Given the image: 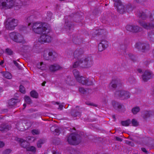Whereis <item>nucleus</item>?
Instances as JSON below:
<instances>
[{
    "label": "nucleus",
    "instance_id": "nucleus-1",
    "mask_svg": "<svg viewBox=\"0 0 154 154\" xmlns=\"http://www.w3.org/2000/svg\"><path fill=\"white\" fill-rule=\"evenodd\" d=\"M51 31L50 26L47 23H39V34H41L39 38V42H49L51 40V37L48 33Z\"/></svg>",
    "mask_w": 154,
    "mask_h": 154
},
{
    "label": "nucleus",
    "instance_id": "nucleus-2",
    "mask_svg": "<svg viewBox=\"0 0 154 154\" xmlns=\"http://www.w3.org/2000/svg\"><path fill=\"white\" fill-rule=\"evenodd\" d=\"M0 4L3 8H11L14 6L16 10L20 9L23 5V3L20 0H0Z\"/></svg>",
    "mask_w": 154,
    "mask_h": 154
},
{
    "label": "nucleus",
    "instance_id": "nucleus-3",
    "mask_svg": "<svg viewBox=\"0 0 154 154\" xmlns=\"http://www.w3.org/2000/svg\"><path fill=\"white\" fill-rule=\"evenodd\" d=\"M9 37L12 40L17 43H24L25 42L23 36L17 32H13L10 33Z\"/></svg>",
    "mask_w": 154,
    "mask_h": 154
},
{
    "label": "nucleus",
    "instance_id": "nucleus-4",
    "mask_svg": "<svg viewBox=\"0 0 154 154\" xmlns=\"http://www.w3.org/2000/svg\"><path fill=\"white\" fill-rule=\"evenodd\" d=\"M67 140L69 144L73 145L78 144L81 141L78 135L74 134H70L67 137Z\"/></svg>",
    "mask_w": 154,
    "mask_h": 154
},
{
    "label": "nucleus",
    "instance_id": "nucleus-5",
    "mask_svg": "<svg viewBox=\"0 0 154 154\" xmlns=\"http://www.w3.org/2000/svg\"><path fill=\"white\" fill-rule=\"evenodd\" d=\"M18 24V20L14 18H8L6 23L5 27L10 30L14 29L15 27L17 26Z\"/></svg>",
    "mask_w": 154,
    "mask_h": 154
},
{
    "label": "nucleus",
    "instance_id": "nucleus-6",
    "mask_svg": "<svg viewBox=\"0 0 154 154\" xmlns=\"http://www.w3.org/2000/svg\"><path fill=\"white\" fill-rule=\"evenodd\" d=\"M81 67L88 68L91 67L93 64V58L91 57H88L85 59H81Z\"/></svg>",
    "mask_w": 154,
    "mask_h": 154
},
{
    "label": "nucleus",
    "instance_id": "nucleus-7",
    "mask_svg": "<svg viewBox=\"0 0 154 154\" xmlns=\"http://www.w3.org/2000/svg\"><path fill=\"white\" fill-rule=\"evenodd\" d=\"M56 55L54 53H53L52 51L48 49L45 50L43 54V57L45 59L48 60L51 59L53 60H55L54 58V57Z\"/></svg>",
    "mask_w": 154,
    "mask_h": 154
},
{
    "label": "nucleus",
    "instance_id": "nucleus-8",
    "mask_svg": "<svg viewBox=\"0 0 154 154\" xmlns=\"http://www.w3.org/2000/svg\"><path fill=\"white\" fill-rule=\"evenodd\" d=\"M115 94L116 96L121 98L122 99H128L130 97V94L128 92L123 90L116 91Z\"/></svg>",
    "mask_w": 154,
    "mask_h": 154
},
{
    "label": "nucleus",
    "instance_id": "nucleus-9",
    "mask_svg": "<svg viewBox=\"0 0 154 154\" xmlns=\"http://www.w3.org/2000/svg\"><path fill=\"white\" fill-rule=\"evenodd\" d=\"M114 6L117 8V11L120 13H123L125 11V7L120 0H113Z\"/></svg>",
    "mask_w": 154,
    "mask_h": 154
},
{
    "label": "nucleus",
    "instance_id": "nucleus-10",
    "mask_svg": "<svg viewBox=\"0 0 154 154\" xmlns=\"http://www.w3.org/2000/svg\"><path fill=\"white\" fill-rule=\"evenodd\" d=\"M136 48L138 49H141L142 52H145L147 50H148L150 48L149 45L146 43H137L135 45Z\"/></svg>",
    "mask_w": 154,
    "mask_h": 154
},
{
    "label": "nucleus",
    "instance_id": "nucleus-11",
    "mask_svg": "<svg viewBox=\"0 0 154 154\" xmlns=\"http://www.w3.org/2000/svg\"><path fill=\"white\" fill-rule=\"evenodd\" d=\"M108 42L105 39L102 40L98 45V51H102L108 48Z\"/></svg>",
    "mask_w": 154,
    "mask_h": 154
},
{
    "label": "nucleus",
    "instance_id": "nucleus-12",
    "mask_svg": "<svg viewBox=\"0 0 154 154\" xmlns=\"http://www.w3.org/2000/svg\"><path fill=\"white\" fill-rule=\"evenodd\" d=\"M79 83L83 85H90L93 84L92 82L89 80L88 78L81 76L77 81Z\"/></svg>",
    "mask_w": 154,
    "mask_h": 154
},
{
    "label": "nucleus",
    "instance_id": "nucleus-13",
    "mask_svg": "<svg viewBox=\"0 0 154 154\" xmlns=\"http://www.w3.org/2000/svg\"><path fill=\"white\" fill-rule=\"evenodd\" d=\"M152 76V73L151 71L147 70L146 71L142 76L143 80L144 82H146L151 79Z\"/></svg>",
    "mask_w": 154,
    "mask_h": 154
},
{
    "label": "nucleus",
    "instance_id": "nucleus-14",
    "mask_svg": "<svg viewBox=\"0 0 154 154\" xmlns=\"http://www.w3.org/2000/svg\"><path fill=\"white\" fill-rule=\"evenodd\" d=\"M31 25L32 31L35 33L38 34V22L29 23L28 24V26Z\"/></svg>",
    "mask_w": 154,
    "mask_h": 154
},
{
    "label": "nucleus",
    "instance_id": "nucleus-15",
    "mask_svg": "<svg viewBox=\"0 0 154 154\" xmlns=\"http://www.w3.org/2000/svg\"><path fill=\"white\" fill-rule=\"evenodd\" d=\"M126 28L127 30L132 32H137L140 30V29L138 26L134 25H127Z\"/></svg>",
    "mask_w": 154,
    "mask_h": 154
},
{
    "label": "nucleus",
    "instance_id": "nucleus-16",
    "mask_svg": "<svg viewBox=\"0 0 154 154\" xmlns=\"http://www.w3.org/2000/svg\"><path fill=\"white\" fill-rule=\"evenodd\" d=\"M119 80L117 79H112L109 85V88L110 90H112L113 89L116 88L118 84Z\"/></svg>",
    "mask_w": 154,
    "mask_h": 154
},
{
    "label": "nucleus",
    "instance_id": "nucleus-17",
    "mask_svg": "<svg viewBox=\"0 0 154 154\" xmlns=\"http://www.w3.org/2000/svg\"><path fill=\"white\" fill-rule=\"evenodd\" d=\"M20 100L17 98H12L8 102V104L10 106H15L17 103H19Z\"/></svg>",
    "mask_w": 154,
    "mask_h": 154
},
{
    "label": "nucleus",
    "instance_id": "nucleus-18",
    "mask_svg": "<svg viewBox=\"0 0 154 154\" xmlns=\"http://www.w3.org/2000/svg\"><path fill=\"white\" fill-rule=\"evenodd\" d=\"M17 140L20 143L21 146L23 148L26 147L29 144V143L27 141H26L23 139L18 138L17 139Z\"/></svg>",
    "mask_w": 154,
    "mask_h": 154
},
{
    "label": "nucleus",
    "instance_id": "nucleus-19",
    "mask_svg": "<svg viewBox=\"0 0 154 154\" xmlns=\"http://www.w3.org/2000/svg\"><path fill=\"white\" fill-rule=\"evenodd\" d=\"M49 68L50 70L52 72L57 71L61 68L60 66L57 64L51 65Z\"/></svg>",
    "mask_w": 154,
    "mask_h": 154
},
{
    "label": "nucleus",
    "instance_id": "nucleus-20",
    "mask_svg": "<svg viewBox=\"0 0 154 154\" xmlns=\"http://www.w3.org/2000/svg\"><path fill=\"white\" fill-rule=\"evenodd\" d=\"M37 19V17L35 14H34L27 17L26 18V21L29 23L31 21L34 22L33 21Z\"/></svg>",
    "mask_w": 154,
    "mask_h": 154
},
{
    "label": "nucleus",
    "instance_id": "nucleus-21",
    "mask_svg": "<svg viewBox=\"0 0 154 154\" xmlns=\"http://www.w3.org/2000/svg\"><path fill=\"white\" fill-rule=\"evenodd\" d=\"M112 105L115 109L119 110L121 108V105L117 102L112 101Z\"/></svg>",
    "mask_w": 154,
    "mask_h": 154
},
{
    "label": "nucleus",
    "instance_id": "nucleus-22",
    "mask_svg": "<svg viewBox=\"0 0 154 154\" xmlns=\"http://www.w3.org/2000/svg\"><path fill=\"white\" fill-rule=\"evenodd\" d=\"M154 114V112L151 111H146L143 114V117L144 119H146L150 116L151 115Z\"/></svg>",
    "mask_w": 154,
    "mask_h": 154
},
{
    "label": "nucleus",
    "instance_id": "nucleus-23",
    "mask_svg": "<svg viewBox=\"0 0 154 154\" xmlns=\"http://www.w3.org/2000/svg\"><path fill=\"white\" fill-rule=\"evenodd\" d=\"M1 73L3 77L7 79H10L12 77L11 74L9 72H2Z\"/></svg>",
    "mask_w": 154,
    "mask_h": 154
},
{
    "label": "nucleus",
    "instance_id": "nucleus-24",
    "mask_svg": "<svg viewBox=\"0 0 154 154\" xmlns=\"http://www.w3.org/2000/svg\"><path fill=\"white\" fill-rule=\"evenodd\" d=\"M73 73L74 77L77 81L81 76L80 75L79 72L76 69L74 70L73 71Z\"/></svg>",
    "mask_w": 154,
    "mask_h": 154
},
{
    "label": "nucleus",
    "instance_id": "nucleus-25",
    "mask_svg": "<svg viewBox=\"0 0 154 154\" xmlns=\"http://www.w3.org/2000/svg\"><path fill=\"white\" fill-rule=\"evenodd\" d=\"M10 128V126L2 124L1 126H0V131H3L5 130H9Z\"/></svg>",
    "mask_w": 154,
    "mask_h": 154
},
{
    "label": "nucleus",
    "instance_id": "nucleus-26",
    "mask_svg": "<svg viewBox=\"0 0 154 154\" xmlns=\"http://www.w3.org/2000/svg\"><path fill=\"white\" fill-rule=\"evenodd\" d=\"M140 109L139 107L136 106L132 109L131 112L134 114H136L140 111Z\"/></svg>",
    "mask_w": 154,
    "mask_h": 154
},
{
    "label": "nucleus",
    "instance_id": "nucleus-27",
    "mask_svg": "<svg viewBox=\"0 0 154 154\" xmlns=\"http://www.w3.org/2000/svg\"><path fill=\"white\" fill-rule=\"evenodd\" d=\"M131 121L130 119H128L121 122V124L122 126H128L131 124Z\"/></svg>",
    "mask_w": 154,
    "mask_h": 154
},
{
    "label": "nucleus",
    "instance_id": "nucleus-28",
    "mask_svg": "<svg viewBox=\"0 0 154 154\" xmlns=\"http://www.w3.org/2000/svg\"><path fill=\"white\" fill-rule=\"evenodd\" d=\"M82 50H76L74 53V56L75 57H77L83 53Z\"/></svg>",
    "mask_w": 154,
    "mask_h": 154
},
{
    "label": "nucleus",
    "instance_id": "nucleus-29",
    "mask_svg": "<svg viewBox=\"0 0 154 154\" xmlns=\"http://www.w3.org/2000/svg\"><path fill=\"white\" fill-rule=\"evenodd\" d=\"M81 61H82L81 59V60L75 62L72 66V68H76L78 67L79 66L81 67Z\"/></svg>",
    "mask_w": 154,
    "mask_h": 154
},
{
    "label": "nucleus",
    "instance_id": "nucleus-30",
    "mask_svg": "<svg viewBox=\"0 0 154 154\" xmlns=\"http://www.w3.org/2000/svg\"><path fill=\"white\" fill-rule=\"evenodd\" d=\"M26 150L28 151H31L33 152H36V149L35 147L34 146H30L26 147Z\"/></svg>",
    "mask_w": 154,
    "mask_h": 154
},
{
    "label": "nucleus",
    "instance_id": "nucleus-31",
    "mask_svg": "<svg viewBox=\"0 0 154 154\" xmlns=\"http://www.w3.org/2000/svg\"><path fill=\"white\" fill-rule=\"evenodd\" d=\"M25 100L26 102L28 104H30L32 103V100L30 97L27 96H25Z\"/></svg>",
    "mask_w": 154,
    "mask_h": 154
},
{
    "label": "nucleus",
    "instance_id": "nucleus-32",
    "mask_svg": "<svg viewBox=\"0 0 154 154\" xmlns=\"http://www.w3.org/2000/svg\"><path fill=\"white\" fill-rule=\"evenodd\" d=\"M40 67H39V69H40L42 70H45L46 69V65L43 62H41L40 63Z\"/></svg>",
    "mask_w": 154,
    "mask_h": 154
},
{
    "label": "nucleus",
    "instance_id": "nucleus-33",
    "mask_svg": "<svg viewBox=\"0 0 154 154\" xmlns=\"http://www.w3.org/2000/svg\"><path fill=\"white\" fill-rule=\"evenodd\" d=\"M30 94L31 96L33 98H37L38 97V93L34 91L31 92Z\"/></svg>",
    "mask_w": 154,
    "mask_h": 154
},
{
    "label": "nucleus",
    "instance_id": "nucleus-34",
    "mask_svg": "<svg viewBox=\"0 0 154 154\" xmlns=\"http://www.w3.org/2000/svg\"><path fill=\"white\" fill-rule=\"evenodd\" d=\"M38 41L35 42H34L33 47V50L34 51H36L38 50Z\"/></svg>",
    "mask_w": 154,
    "mask_h": 154
},
{
    "label": "nucleus",
    "instance_id": "nucleus-35",
    "mask_svg": "<svg viewBox=\"0 0 154 154\" xmlns=\"http://www.w3.org/2000/svg\"><path fill=\"white\" fill-rule=\"evenodd\" d=\"M87 90H85L83 88L80 87L79 88V91L82 94H86L87 92Z\"/></svg>",
    "mask_w": 154,
    "mask_h": 154
},
{
    "label": "nucleus",
    "instance_id": "nucleus-36",
    "mask_svg": "<svg viewBox=\"0 0 154 154\" xmlns=\"http://www.w3.org/2000/svg\"><path fill=\"white\" fill-rule=\"evenodd\" d=\"M105 31L102 29H100L98 30V31H96V32H95V34L97 35H99L101 34H103Z\"/></svg>",
    "mask_w": 154,
    "mask_h": 154
},
{
    "label": "nucleus",
    "instance_id": "nucleus-37",
    "mask_svg": "<svg viewBox=\"0 0 154 154\" xmlns=\"http://www.w3.org/2000/svg\"><path fill=\"white\" fill-rule=\"evenodd\" d=\"M131 123L133 126H137L138 125V122L137 120L135 119H133L132 120Z\"/></svg>",
    "mask_w": 154,
    "mask_h": 154
},
{
    "label": "nucleus",
    "instance_id": "nucleus-38",
    "mask_svg": "<svg viewBox=\"0 0 154 154\" xmlns=\"http://www.w3.org/2000/svg\"><path fill=\"white\" fill-rule=\"evenodd\" d=\"M148 36L149 38H154V30L152 31L148 34Z\"/></svg>",
    "mask_w": 154,
    "mask_h": 154
},
{
    "label": "nucleus",
    "instance_id": "nucleus-39",
    "mask_svg": "<svg viewBox=\"0 0 154 154\" xmlns=\"http://www.w3.org/2000/svg\"><path fill=\"white\" fill-rule=\"evenodd\" d=\"M11 150L10 149H7L4 151L3 154H9L11 152Z\"/></svg>",
    "mask_w": 154,
    "mask_h": 154
},
{
    "label": "nucleus",
    "instance_id": "nucleus-40",
    "mask_svg": "<svg viewBox=\"0 0 154 154\" xmlns=\"http://www.w3.org/2000/svg\"><path fill=\"white\" fill-rule=\"evenodd\" d=\"M6 52L9 55H11L13 54V52L12 50L9 48H7L6 49Z\"/></svg>",
    "mask_w": 154,
    "mask_h": 154
},
{
    "label": "nucleus",
    "instance_id": "nucleus-41",
    "mask_svg": "<svg viewBox=\"0 0 154 154\" xmlns=\"http://www.w3.org/2000/svg\"><path fill=\"white\" fill-rule=\"evenodd\" d=\"M20 92L23 93H25V90L23 86L22 85H20Z\"/></svg>",
    "mask_w": 154,
    "mask_h": 154
},
{
    "label": "nucleus",
    "instance_id": "nucleus-42",
    "mask_svg": "<svg viewBox=\"0 0 154 154\" xmlns=\"http://www.w3.org/2000/svg\"><path fill=\"white\" fill-rule=\"evenodd\" d=\"M26 140L29 141H34L35 140V139L33 137L28 136L26 137Z\"/></svg>",
    "mask_w": 154,
    "mask_h": 154
},
{
    "label": "nucleus",
    "instance_id": "nucleus-43",
    "mask_svg": "<svg viewBox=\"0 0 154 154\" xmlns=\"http://www.w3.org/2000/svg\"><path fill=\"white\" fill-rule=\"evenodd\" d=\"M32 133L33 135L38 134V130L34 129L32 131Z\"/></svg>",
    "mask_w": 154,
    "mask_h": 154
},
{
    "label": "nucleus",
    "instance_id": "nucleus-44",
    "mask_svg": "<svg viewBox=\"0 0 154 154\" xmlns=\"http://www.w3.org/2000/svg\"><path fill=\"white\" fill-rule=\"evenodd\" d=\"M45 142V139H40L39 140V147L40 145L41 144H43Z\"/></svg>",
    "mask_w": 154,
    "mask_h": 154
},
{
    "label": "nucleus",
    "instance_id": "nucleus-45",
    "mask_svg": "<svg viewBox=\"0 0 154 154\" xmlns=\"http://www.w3.org/2000/svg\"><path fill=\"white\" fill-rule=\"evenodd\" d=\"M14 64L17 66V67L19 69H20V66L19 65V64L17 62L15 61H14Z\"/></svg>",
    "mask_w": 154,
    "mask_h": 154
},
{
    "label": "nucleus",
    "instance_id": "nucleus-46",
    "mask_svg": "<svg viewBox=\"0 0 154 154\" xmlns=\"http://www.w3.org/2000/svg\"><path fill=\"white\" fill-rule=\"evenodd\" d=\"M55 134L58 135L59 134V130L58 129H55Z\"/></svg>",
    "mask_w": 154,
    "mask_h": 154
},
{
    "label": "nucleus",
    "instance_id": "nucleus-47",
    "mask_svg": "<svg viewBox=\"0 0 154 154\" xmlns=\"http://www.w3.org/2000/svg\"><path fill=\"white\" fill-rule=\"evenodd\" d=\"M5 143L2 141H0V147H3L4 146Z\"/></svg>",
    "mask_w": 154,
    "mask_h": 154
},
{
    "label": "nucleus",
    "instance_id": "nucleus-48",
    "mask_svg": "<svg viewBox=\"0 0 154 154\" xmlns=\"http://www.w3.org/2000/svg\"><path fill=\"white\" fill-rule=\"evenodd\" d=\"M146 16L144 13H143L141 15L140 17H141L142 18H144L146 17Z\"/></svg>",
    "mask_w": 154,
    "mask_h": 154
},
{
    "label": "nucleus",
    "instance_id": "nucleus-49",
    "mask_svg": "<svg viewBox=\"0 0 154 154\" xmlns=\"http://www.w3.org/2000/svg\"><path fill=\"white\" fill-rule=\"evenodd\" d=\"M63 105H60L59 106V108H58V109L60 110H61L63 109Z\"/></svg>",
    "mask_w": 154,
    "mask_h": 154
},
{
    "label": "nucleus",
    "instance_id": "nucleus-50",
    "mask_svg": "<svg viewBox=\"0 0 154 154\" xmlns=\"http://www.w3.org/2000/svg\"><path fill=\"white\" fill-rule=\"evenodd\" d=\"M53 154H60V153L58 151H53L52 152Z\"/></svg>",
    "mask_w": 154,
    "mask_h": 154
},
{
    "label": "nucleus",
    "instance_id": "nucleus-51",
    "mask_svg": "<svg viewBox=\"0 0 154 154\" xmlns=\"http://www.w3.org/2000/svg\"><path fill=\"white\" fill-rule=\"evenodd\" d=\"M142 150L145 153H147V151H146V149L144 148H141Z\"/></svg>",
    "mask_w": 154,
    "mask_h": 154
},
{
    "label": "nucleus",
    "instance_id": "nucleus-52",
    "mask_svg": "<svg viewBox=\"0 0 154 154\" xmlns=\"http://www.w3.org/2000/svg\"><path fill=\"white\" fill-rule=\"evenodd\" d=\"M116 140L120 141H122L121 138L118 137H116Z\"/></svg>",
    "mask_w": 154,
    "mask_h": 154
},
{
    "label": "nucleus",
    "instance_id": "nucleus-53",
    "mask_svg": "<svg viewBox=\"0 0 154 154\" xmlns=\"http://www.w3.org/2000/svg\"><path fill=\"white\" fill-rule=\"evenodd\" d=\"M86 104L89 105H92V106H96L95 105H94L92 103H86Z\"/></svg>",
    "mask_w": 154,
    "mask_h": 154
},
{
    "label": "nucleus",
    "instance_id": "nucleus-54",
    "mask_svg": "<svg viewBox=\"0 0 154 154\" xmlns=\"http://www.w3.org/2000/svg\"><path fill=\"white\" fill-rule=\"evenodd\" d=\"M46 83V82L45 81L42 84V86H44L45 84Z\"/></svg>",
    "mask_w": 154,
    "mask_h": 154
},
{
    "label": "nucleus",
    "instance_id": "nucleus-55",
    "mask_svg": "<svg viewBox=\"0 0 154 154\" xmlns=\"http://www.w3.org/2000/svg\"><path fill=\"white\" fill-rule=\"evenodd\" d=\"M137 71L139 73H141L142 72V70L140 69H138L137 70Z\"/></svg>",
    "mask_w": 154,
    "mask_h": 154
},
{
    "label": "nucleus",
    "instance_id": "nucleus-56",
    "mask_svg": "<svg viewBox=\"0 0 154 154\" xmlns=\"http://www.w3.org/2000/svg\"><path fill=\"white\" fill-rule=\"evenodd\" d=\"M145 0H136V1L138 2H142L144 1Z\"/></svg>",
    "mask_w": 154,
    "mask_h": 154
},
{
    "label": "nucleus",
    "instance_id": "nucleus-57",
    "mask_svg": "<svg viewBox=\"0 0 154 154\" xmlns=\"http://www.w3.org/2000/svg\"><path fill=\"white\" fill-rule=\"evenodd\" d=\"M4 63V61H2L0 62V65H2Z\"/></svg>",
    "mask_w": 154,
    "mask_h": 154
},
{
    "label": "nucleus",
    "instance_id": "nucleus-58",
    "mask_svg": "<svg viewBox=\"0 0 154 154\" xmlns=\"http://www.w3.org/2000/svg\"><path fill=\"white\" fill-rule=\"evenodd\" d=\"M2 54V49L0 48V55Z\"/></svg>",
    "mask_w": 154,
    "mask_h": 154
},
{
    "label": "nucleus",
    "instance_id": "nucleus-59",
    "mask_svg": "<svg viewBox=\"0 0 154 154\" xmlns=\"http://www.w3.org/2000/svg\"><path fill=\"white\" fill-rule=\"evenodd\" d=\"M2 91V90L1 88H0V92Z\"/></svg>",
    "mask_w": 154,
    "mask_h": 154
},
{
    "label": "nucleus",
    "instance_id": "nucleus-60",
    "mask_svg": "<svg viewBox=\"0 0 154 154\" xmlns=\"http://www.w3.org/2000/svg\"><path fill=\"white\" fill-rule=\"evenodd\" d=\"M23 106L24 107V108H25L26 107V104L25 103L24 104Z\"/></svg>",
    "mask_w": 154,
    "mask_h": 154
},
{
    "label": "nucleus",
    "instance_id": "nucleus-61",
    "mask_svg": "<svg viewBox=\"0 0 154 154\" xmlns=\"http://www.w3.org/2000/svg\"><path fill=\"white\" fill-rule=\"evenodd\" d=\"M55 103L56 104H57V105H58V104H59V103L58 102H56Z\"/></svg>",
    "mask_w": 154,
    "mask_h": 154
},
{
    "label": "nucleus",
    "instance_id": "nucleus-62",
    "mask_svg": "<svg viewBox=\"0 0 154 154\" xmlns=\"http://www.w3.org/2000/svg\"><path fill=\"white\" fill-rule=\"evenodd\" d=\"M27 154H32V153H31L30 152H28L27 153Z\"/></svg>",
    "mask_w": 154,
    "mask_h": 154
},
{
    "label": "nucleus",
    "instance_id": "nucleus-63",
    "mask_svg": "<svg viewBox=\"0 0 154 154\" xmlns=\"http://www.w3.org/2000/svg\"><path fill=\"white\" fill-rule=\"evenodd\" d=\"M54 128V127H51V128H50L51 130V129H52V128Z\"/></svg>",
    "mask_w": 154,
    "mask_h": 154
},
{
    "label": "nucleus",
    "instance_id": "nucleus-64",
    "mask_svg": "<svg viewBox=\"0 0 154 154\" xmlns=\"http://www.w3.org/2000/svg\"><path fill=\"white\" fill-rule=\"evenodd\" d=\"M128 80V81H130V82H131V81L130 80V78Z\"/></svg>",
    "mask_w": 154,
    "mask_h": 154
}]
</instances>
